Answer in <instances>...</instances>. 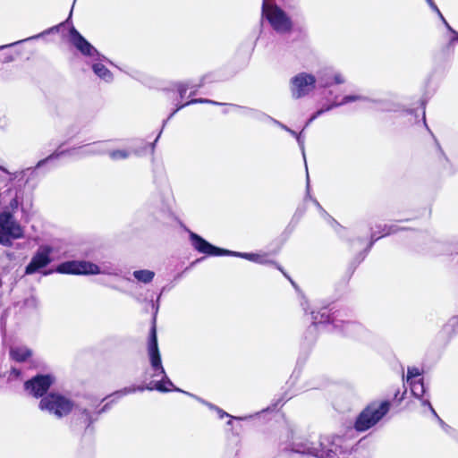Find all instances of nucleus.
<instances>
[{"instance_id": "41", "label": "nucleus", "mask_w": 458, "mask_h": 458, "mask_svg": "<svg viewBox=\"0 0 458 458\" xmlns=\"http://www.w3.org/2000/svg\"><path fill=\"white\" fill-rule=\"evenodd\" d=\"M314 202L319 208V209H322L319 203L317 200H314ZM321 211L324 212V210H321Z\"/></svg>"}, {"instance_id": "5", "label": "nucleus", "mask_w": 458, "mask_h": 458, "mask_svg": "<svg viewBox=\"0 0 458 458\" xmlns=\"http://www.w3.org/2000/svg\"><path fill=\"white\" fill-rule=\"evenodd\" d=\"M190 240L193 248L199 253L206 254L208 256H223V255H232L235 257H240L250 261L266 265L271 262L270 255L266 252L260 253H246V252H235L224 249H220L216 247L209 242H208L205 239L200 237L195 233H190Z\"/></svg>"}, {"instance_id": "24", "label": "nucleus", "mask_w": 458, "mask_h": 458, "mask_svg": "<svg viewBox=\"0 0 458 458\" xmlns=\"http://www.w3.org/2000/svg\"><path fill=\"white\" fill-rule=\"evenodd\" d=\"M411 390L417 398H422L425 394V386L421 378L411 380L410 383Z\"/></svg>"}, {"instance_id": "14", "label": "nucleus", "mask_w": 458, "mask_h": 458, "mask_svg": "<svg viewBox=\"0 0 458 458\" xmlns=\"http://www.w3.org/2000/svg\"><path fill=\"white\" fill-rule=\"evenodd\" d=\"M56 272L72 275H89L98 272L97 264L85 260H72L61 263L56 267Z\"/></svg>"}, {"instance_id": "16", "label": "nucleus", "mask_w": 458, "mask_h": 458, "mask_svg": "<svg viewBox=\"0 0 458 458\" xmlns=\"http://www.w3.org/2000/svg\"><path fill=\"white\" fill-rule=\"evenodd\" d=\"M317 84L321 88H329L335 84H344L346 80L343 73L332 67H326L317 72Z\"/></svg>"}, {"instance_id": "25", "label": "nucleus", "mask_w": 458, "mask_h": 458, "mask_svg": "<svg viewBox=\"0 0 458 458\" xmlns=\"http://www.w3.org/2000/svg\"><path fill=\"white\" fill-rule=\"evenodd\" d=\"M97 270H98V272L89 273V275L104 274V275H108V276H117L118 275L117 269L110 264L103 263L101 266L97 265Z\"/></svg>"}, {"instance_id": "19", "label": "nucleus", "mask_w": 458, "mask_h": 458, "mask_svg": "<svg viewBox=\"0 0 458 458\" xmlns=\"http://www.w3.org/2000/svg\"><path fill=\"white\" fill-rule=\"evenodd\" d=\"M155 275V272L149 269H139L132 273L134 279L138 283L145 284H150L153 281Z\"/></svg>"}, {"instance_id": "18", "label": "nucleus", "mask_w": 458, "mask_h": 458, "mask_svg": "<svg viewBox=\"0 0 458 458\" xmlns=\"http://www.w3.org/2000/svg\"><path fill=\"white\" fill-rule=\"evenodd\" d=\"M109 157L114 161L123 160L130 157L132 154H136V150L132 147H129L127 148L122 149H110L108 147V150L106 152Z\"/></svg>"}, {"instance_id": "36", "label": "nucleus", "mask_w": 458, "mask_h": 458, "mask_svg": "<svg viewBox=\"0 0 458 458\" xmlns=\"http://www.w3.org/2000/svg\"><path fill=\"white\" fill-rule=\"evenodd\" d=\"M421 404H422L423 406H427V407L431 411V412H432L436 417H437V413H436L435 410L433 409V407L431 406V404H430V403H429V401H428V399H422V400H421Z\"/></svg>"}, {"instance_id": "28", "label": "nucleus", "mask_w": 458, "mask_h": 458, "mask_svg": "<svg viewBox=\"0 0 458 458\" xmlns=\"http://www.w3.org/2000/svg\"><path fill=\"white\" fill-rule=\"evenodd\" d=\"M398 231V227L396 225H385L384 229H383V232H382V235L380 236H376L375 234H372V239L374 241H377L378 240L380 237L382 236H386V235H389L391 233H394Z\"/></svg>"}, {"instance_id": "40", "label": "nucleus", "mask_w": 458, "mask_h": 458, "mask_svg": "<svg viewBox=\"0 0 458 458\" xmlns=\"http://www.w3.org/2000/svg\"><path fill=\"white\" fill-rule=\"evenodd\" d=\"M307 301H305L304 302L301 303V306L303 307V310H307Z\"/></svg>"}, {"instance_id": "3", "label": "nucleus", "mask_w": 458, "mask_h": 458, "mask_svg": "<svg viewBox=\"0 0 458 458\" xmlns=\"http://www.w3.org/2000/svg\"><path fill=\"white\" fill-rule=\"evenodd\" d=\"M353 429H349L345 435H325L320 437L316 457L318 458H346L352 452L353 446L350 435Z\"/></svg>"}, {"instance_id": "31", "label": "nucleus", "mask_w": 458, "mask_h": 458, "mask_svg": "<svg viewBox=\"0 0 458 458\" xmlns=\"http://www.w3.org/2000/svg\"><path fill=\"white\" fill-rule=\"evenodd\" d=\"M428 5L438 15V17L440 18L442 22L445 24L446 22V20L445 19V17L443 16L442 13L438 9V7L436 5L434 1H431L430 3H428Z\"/></svg>"}, {"instance_id": "42", "label": "nucleus", "mask_w": 458, "mask_h": 458, "mask_svg": "<svg viewBox=\"0 0 458 458\" xmlns=\"http://www.w3.org/2000/svg\"><path fill=\"white\" fill-rule=\"evenodd\" d=\"M233 420V419L229 418V420H228L227 424H228V425H232V420Z\"/></svg>"}, {"instance_id": "7", "label": "nucleus", "mask_w": 458, "mask_h": 458, "mask_svg": "<svg viewBox=\"0 0 458 458\" xmlns=\"http://www.w3.org/2000/svg\"><path fill=\"white\" fill-rule=\"evenodd\" d=\"M38 408L55 417L61 419L69 415L75 408V403L66 395L49 393L41 398Z\"/></svg>"}, {"instance_id": "2", "label": "nucleus", "mask_w": 458, "mask_h": 458, "mask_svg": "<svg viewBox=\"0 0 458 458\" xmlns=\"http://www.w3.org/2000/svg\"><path fill=\"white\" fill-rule=\"evenodd\" d=\"M312 325L309 327V332L313 333L317 325L331 323L334 328L344 335L351 337H358L365 331L361 324L348 318V314L342 310L335 311L331 316L328 314L327 309L322 311H312Z\"/></svg>"}, {"instance_id": "27", "label": "nucleus", "mask_w": 458, "mask_h": 458, "mask_svg": "<svg viewBox=\"0 0 458 458\" xmlns=\"http://www.w3.org/2000/svg\"><path fill=\"white\" fill-rule=\"evenodd\" d=\"M196 103H211V104H214V105H219V103L217 102H215V101H212V100H208V99H204V98H194V99H191L184 104H177V107L175 108V110H174V112L169 115L168 119H170L172 116L174 115V114L176 112H178L180 109H182V107L188 106V105H191V104H196Z\"/></svg>"}, {"instance_id": "21", "label": "nucleus", "mask_w": 458, "mask_h": 458, "mask_svg": "<svg viewBox=\"0 0 458 458\" xmlns=\"http://www.w3.org/2000/svg\"><path fill=\"white\" fill-rule=\"evenodd\" d=\"M76 420L80 421L83 427L88 428L97 418H93L91 412L86 409L79 410L76 413Z\"/></svg>"}, {"instance_id": "6", "label": "nucleus", "mask_w": 458, "mask_h": 458, "mask_svg": "<svg viewBox=\"0 0 458 458\" xmlns=\"http://www.w3.org/2000/svg\"><path fill=\"white\" fill-rule=\"evenodd\" d=\"M108 145H110V141L103 140L66 149L59 148L56 151H55L52 155L47 157L46 159L39 161L38 166L39 167L44 164L53 162L65 156L85 157L89 156L106 154L108 150Z\"/></svg>"}, {"instance_id": "8", "label": "nucleus", "mask_w": 458, "mask_h": 458, "mask_svg": "<svg viewBox=\"0 0 458 458\" xmlns=\"http://www.w3.org/2000/svg\"><path fill=\"white\" fill-rule=\"evenodd\" d=\"M390 405V402L387 400L375 401L369 403L357 418L355 429L365 431L375 426L388 412Z\"/></svg>"}, {"instance_id": "29", "label": "nucleus", "mask_w": 458, "mask_h": 458, "mask_svg": "<svg viewBox=\"0 0 458 458\" xmlns=\"http://www.w3.org/2000/svg\"><path fill=\"white\" fill-rule=\"evenodd\" d=\"M420 376V370L417 368H409L407 370V382L417 380Z\"/></svg>"}, {"instance_id": "32", "label": "nucleus", "mask_w": 458, "mask_h": 458, "mask_svg": "<svg viewBox=\"0 0 458 458\" xmlns=\"http://www.w3.org/2000/svg\"><path fill=\"white\" fill-rule=\"evenodd\" d=\"M20 201L17 197L11 199L9 202L8 208L13 211L16 210L19 208Z\"/></svg>"}, {"instance_id": "9", "label": "nucleus", "mask_w": 458, "mask_h": 458, "mask_svg": "<svg viewBox=\"0 0 458 458\" xmlns=\"http://www.w3.org/2000/svg\"><path fill=\"white\" fill-rule=\"evenodd\" d=\"M262 17L268 21L277 33H287L292 29L290 17L281 8L273 4L272 0H263Z\"/></svg>"}, {"instance_id": "39", "label": "nucleus", "mask_w": 458, "mask_h": 458, "mask_svg": "<svg viewBox=\"0 0 458 458\" xmlns=\"http://www.w3.org/2000/svg\"><path fill=\"white\" fill-rule=\"evenodd\" d=\"M13 60V55H8L5 57V62H12Z\"/></svg>"}, {"instance_id": "35", "label": "nucleus", "mask_w": 458, "mask_h": 458, "mask_svg": "<svg viewBox=\"0 0 458 458\" xmlns=\"http://www.w3.org/2000/svg\"><path fill=\"white\" fill-rule=\"evenodd\" d=\"M296 140L302 150V154L304 155V139L301 132H300L299 135H296Z\"/></svg>"}, {"instance_id": "17", "label": "nucleus", "mask_w": 458, "mask_h": 458, "mask_svg": "<svg viewBox=\"0 0 458 458\" xmlns=\"http://www.w3.org/2000/svg\"><path fill=\"white\" fill-rule=\"evenodd\" d=\"M291 450L293 453L308 454L316 457L318 445L310 442L308 439L299 438L293 442Z\"/></svg>"}, {"instance_id": "4", "label": "nucleus", "mask_w": 458, "mask_h": 458, "mask_svg": "<svg viewBox=\"0 0 458 458\" xmlns=\"http://www.w3.org/2000/svg\"><path fill=\"white\" fill-rule=\"evenodd\" d=\"M71 42L84 55L91 58L94 73L101 80L110 82L113 81L112 72L104 64L107 59L99 55L97 49L88 42L75 29L70 31Z\"/></svg>"}, {"instance_id": "38", "label": "nucleus", "mask_w": 458, "mask_h": 458, "mask_svg": "<svg viewBox=\"0 0 458 458\" xmlns=\"http://www.w3.org/2000/svg\"><path fill=\"white\" fill-rule=\"evenodd\" d=\"M292 136H293L295 139H296V135H299L298 133H296L294 131L291 130L289 128V130L287 131Z\"/></svg>"}, {"instance_id": "13", "label": "nucleus", "mask_w": 458, "mask_h": 458, "mask_svg": "<svg viewBox=\"0 0 458 458\" xmlns=\"http://www.w3.org/2000/svg\"><path fill=\"white\" fill-rule=\"evenodd\" d=\"M55 377L52 375H38L25 382V390L34 397H43L49 387L54 384Z\"/></svg>"}, {"instance_id": "26", "label": "nucleus", "mask_w": 458, "mask_h": 458, "mask_svg": "<svg viewBox=\"0 0 458 458\" xmlns=\"http://www.w3.org/2000/svg\"><path fill=\"white\" fill-rule=\"evenodd\" d=\"M56 30H57L56 27L50 28V29L45 30L44 32H41L39 34L31 36V37L28 38H25V39H22V40H19L17 42L11 43V44H8V45L0 46V50H2L4 48H6V47H13V46L20 44V43H22L24 41H29V40H33V39L39 38L43 37L44 35L52 33V32L56 31Z\"/></svg>"}, {"instance_id": "33", "label": "nucleus", "mask_w": 458, "mask_h": 458, "mask_svg": "<svg viewBox=\"0 0 458 458\" xmlns=\"http://www.w3.org/2000/svg\"><path fill=\"white\" fill-rule=\"evenodd\" d=\"M263 116H264L267 120L271 121L273 123H275V124L278 125L279 127H281L283 130H284V131H286L289 130V128H288L286 125H284V124L281 123H280V122H278L277 120H276V119H274V118H272V117H270V116H266V115H263Z\"/></svg>"}, {"instance_id": "37", "label": "nucleus", "mask_w": 458, "mask_h": 458, "mask_svg": "<svg viewBox=\"0 0 458 458\" xmlns=\"http://www.w3.org/2000/svg\"><path fill=\"white\" fill-rule=\"evenodd\" d=\"M0 171L4 172V174H6L7 175H9V176H10V180H13V176H12V174H10V173L5 169V168H4V167L0 166Z\"/></svg>"}, {"instance_id": "15", "label": "nucleus", "mask_w": 458, "mask_h": 458, "mask_svg": "<svg viewBox=\"0 0 458 458\" xmlns=\"http://www.w3.org/2000/svg\"><path fill=\"white\" fill-rule=\"evenodd\" d=\"M330 104L326 108H321L318 110L308 121L306 126H308L313 120H315L318 116L322 114L326 111H329L334 107L341 106L352 102L356 101H365L367 98L360 94H349L345 96L335 95L329 98L328 99Z\"/></svg>"}, {"instance_id": "12", "label": "nucleus", "mask_w": 458, "mask_h": 458, "mask_svg": "<svg viewBox=\"0 0 458 458\" xmlns=\"http://www.w3.org/2000/svg\"><path fill=\"white\" fill-rule=\"evenodd\" d=\"M52 246L48 244H41L32 256L30 263L25 267V274L32 275L39 271L41 268L46 267L52 261Z\"/></svg>"}, {"instance_id": "30", "label": "nucleus", "mask_w": 458, "mask_h": 458, "mask_svg": "<svg viewBox=\"0 0 458 458\" xmlns=\"http://www.w3.org/2000/svg\"><path fill=\"white\" fill-rule=\"evenodd\" d=\"M445 26L446 27V29L448 30V31L451 33V37H450V44H454L456 41H458V32L455 31L450 25L449 23L446 21L445 23Z\"/></svg>"}, {"instance_id": "11", "label": "nucleus", "mask_w": 458, "mask_h": 458, "mask_svg": "<svg viewBox=\"0 0 458 458\" xmlns=\"http://www.w3.org/2000/svg\"><path fill=\"white\" fill-rule=\"evenodd\" d=\"M317 85L315 75L309 72H299L290 81V90L293 98H301L310 94Z\"/></svg>"}, {"instance_id": "10", "label": "nucleus", "mask_w": 458, "mask_h": 458, "mask_svg": "<svg viewBox=\"0 0 458 458\" xmlns=\"http://www.w3.org/2000/svg\"><path fill=\"white\" fill-rule=\"evenodd\" d=\"M24 236L22 226L17 222L13 215L4 210L0 213V244L10 246L13 240L21 239Z\"/></svg>"}, {"instance_id": "34", "label": "nucleus", "mask_w": 458, "mask_h": 458, "mask_svg": "<svg viewBox=\"0 0 458 458\" xmlns=\"http://www.w3.org/2000/svg\"><path fill=\"white\" fill-rule=\"evenodd\" d=\"M20 375H21V371L16 368H13L10 372V375H9V379L10 380L16 379L20 377Z\"/></svg>"}, {"instance_id": "22", "label": "nucleus", "mask_w": 458, "mask_h": 458, "mask_svg": "<svg viewBox=\"0 0 458 458\" xmlns=\"http://www.w3.org/2000/svg\"><path fill=\"white\" fill-rule=\"evenodd\" d=\"M200 85H196V84H191L189 82H185V83H179L177 86H176V90L178 92V95L181 98V100L183 99L186 92L188 90H191V95H193L197 92V89L199 87Z\"/></svg>"}, {"instance_id": "23", "label": "nucleus", "mask_w": 458, "mask_h": 458, "mask_svg": "<svg viewBox=\"0 0 458 458\" xmlns=\"http://www.w3.org/2000/svg\"><path fill=\"white\" fill-rule=\"evenodd\" d=\"M196 399L200 402L201 403H203L204 405H206L207 407H208L211 411H214L216 412L217 416L220 418V419H223L225 417H227V418H231V419H238L239 420H242L243 418L242 417H234V416H232L230 414H228L227 412H225V411H223L222 409H220L219 407L203 400V399H200V398H198L196 397Z\"/></svg>"}, {"instance_id": "1", "label": "nucleus", "mask_w": 458, "mask_h": 458, "mask_svg": "<svg viewBox=\"0 0 458 458\" xmlns=\"http://www.w3.org/2000/svg\"><path fill=\"white\" fill-rule=\"evenodd\" d=\"M148 353L150 361V369L148 372L151 380L146 386H129L115 392L112 396L121 398L126 394L135 393L137 391L157 390L159 392L181 391L174 387V384L166 376L163 368L161 356L159 353L156 329H151V334L148 344Z\"/></svg>"}, {"instance_id": "20", "label": "nucleus", "mask_w": 458, "mask_h": 458, "mask_svg": "<svg viewBox=\"0 0 458 458\" xmlns=\"http://www.w3.org/2000/svg\"><path fill=\"white\" fill-rule=\"evenodd\" d=\"M10 355L13 360L21 362L26 360L31 355V352L27 347L18 346L11 349Z\"/></svg>"}]
</instances>
